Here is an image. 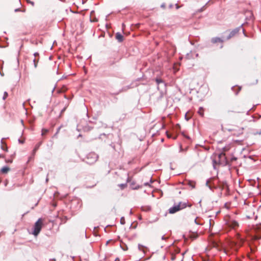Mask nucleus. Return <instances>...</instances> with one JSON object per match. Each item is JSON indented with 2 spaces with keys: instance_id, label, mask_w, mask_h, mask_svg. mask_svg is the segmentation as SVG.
Returning <instances> with one entry per match:
<instances>
[{
  "instance_id": "obj_1",
  "label": "nucleus",
  "mask_w": 261,
  "mask_h": 261,
  "mask_svg": "<svg viewBox=\"0 0 261 261\" xmlns=\"http://www.w3.org/2000/svg\"><path fill=\"white\" fill-rule=\"evenodd\" d=\"M224 130L231 133L234 136L239 137L243 134L244 128L237 125H227L224 128Z\"/></svg>"
},
{
  "instance_id": "obj_2",
  "label": "nucleus",
  "mask_w": 261,
  "mask_h": 261,
  "mask_svg": "<svg viewBox=\"0 0 261 261\" xmlns=\"http://www.w3.org/2000/svg\"><path fill=\"white\" fill-rule=\"evenodd\" d=\"M44 222V219L39 218L35 223L33 229L32 234L35 236H37L40 233Z\"/></svg>"
},
{
  "instance_id": "obj_3",
  "label": "nucleus",
  "mask_w": 261,
  "mask_h": 261,
  "mask_svg": "<svg viewBox=\"0 0 261 261\" xmlns=\"http://www.w3.org/2000/svg\"><path fill=\"white\" fill-rule=\"evenodd\" d=\"M218 159L216 158L213 160L215 164L223 165H225L227 164V160L225 155V153L221 152L217 156Z\"/></svg>"
},
{
  "instance_id": "obj_4",
  "label": "nucleus",
  "mask_w": 261,
  "mask_h": 261,
  "mask_svg": "<svg viewBox=\"0 0 261 261\" xmlns=\"http://www.w3.org/2000/svg\"><path fill=\"white\" fill-rule=\"evenodd\" d=\"M187 207L186 203L179 202L177 205H174V206L171 207L169 210V212L170 214H174L183 208H185Z\"/></svg>"
},
{
  "instance_id": "obj_5",
  "label": "nucleus",
  "mask_w": 261,
  "mask_h": 261,
  "mask_svg": "<svg viewBox=\"0 0 261 261\" xmlns=\"http://www.w3.org/2000/svg\"><path fill=\"white\" fill-rule=\"evenodd\" d=\"M226 225L231 229H236L239 227V224L237 221L228 218L226 220Z\"/></svg>"
},
{
  "instance_id": "obj_6",
  "label": "nucleus",
  "mask_w": 261,
  "mask_h": 261,
  "mask_svg": "<svg viewBox=\"0 0 261 261\" xmlns=\"http://www.w3.org/2000/svg\"><path fill=\"white\" fill-rule=\"evenodd\" d=\"M155 82L158 85V89L159 90L162 91L165 89V84L162 79L157 78L155 79Z\"/></svg>"
},
{
  "instance_id": "obj_7",
  "label": "nucleus",
  "mask_w": 261,
  "mask_h": 261,
  "mask_svg": "<svg viewBox=\"0 0 261 261\" xmlns=\"http://www.w3.org/2000/svg\"><path fill=\"white\" fill-rule=\"evenodd\" d=\"M239 30H240L239 28H236V29H233V30H232L230 32V33H229V35L228 36V37H227L226 39L227 40L230 39L231 38L236 36L239 33Z\"/></svg>"
},
{
  "instance_id": "obj_8",
  "label": "nucleus",
  "mask_w": 261,
  "mask_h": 261,
  "mask_svg": "<svg viewBox=\"0 0 261 261\" xmlns=\"http://www.w3.org/2000/svg\"><path fill=\"white\" fill-rule=\"evenodd\" d=\"M223 42V40L219 37L213 38L211 39V42L213 43H222Z\"/></svg>"
},
{
  "instance_id": "obj_9",
  "label": "nucleus",
  "mask_w": 261,
  "mask_h": 261,
  "mask_svg": "<svg viewBox=\"0 0 261 261\" xmlns=\"http://www.w3.org/2000/svg\"><path fill=\"white\" fill-rule=\"evenodd\" d=\"M241 89L242 87L238 86H235L232 87V90L236 95L239 94Z\"/></svg>"
},
{
  "instance_id": "obj_10",
  "label": "nucleus",
  "mask_w": 261,
  "mask_h": 261,
  "mask_svg": "<svg viewBox=\"0 0 261 261\" xmlns=\"http://www.w3.org/2000/svg\"><path fill=\"white\" fill-rule=\"evenodd\" d=\"M237 113H239V112H237L234 110H228L226 112V115L228 117H232L234 115V114H236Z\"/></svg>"
},
{
  "instance_id": "obj_11",
  "label": "nucleus",
  "mask_w": 261,
  "mask_h": 261,
  "mask_svg": "<svg viewBox=\"0 0 261 261\" xmlns=\"http://www.w3.org/2000/svg\"><path fill=\"white\" fill-rule=\"evenodd\" d=\"M91 158L93 159V160L92 161L91 163H93V162H95L97 161V156L94 154V153H90L88 155V159H89V158Z\"/></svg>"
},
{
  "instance_id": "obj_12",
  "label": "nucleus",
  "mask_w": 261,
  "mask_h": 261,
  "mask_svg": "<svg viewBox=\"0 0 261 261\" xmlns=\"http://www.w3.org/2000/svg\"><path fill=\"white\" fill-rule=\"evenodd\" d=\"M116 38L120 42L123 40V36L119 33L116 34Z\"/></svg>"
},
{
  "instance_id": "obj_13",
  "label": "nucleus",
  "mask_w": 261,
  "mask_h": 261,
  "mask_svg": "<svg viewBox=\"0 0 261 261\" xmlns=\"http://www.w3.org/2000/svg\"><path fill=\"white\" fill-rule=\"evenodd\" d=\"M10 168L8 167L5 166L2 168L1 171L3 174H6L10 171Z\"/></svg>"
},
{
  "instance_id": "obj_14",
  "label": "nucleus",
  "mask_w": 261,
  "mask_h": 261,
  "mask_svg": "<svg viewBox=\"0 0 261 261\" xmlns=\"http://www.w3.org/2000/svg\"><path fill=\"white\" fill-rule=\"evenodd\" d=\"M198 235L197 233H191L189 234V237L192 240L196 239L198 237Z\"/></svg>"
},
{
  "instance_id": "obj_15",
  "label": "nucleus",
  "mask_w": 261,
  "mask_h": 261,
  "mask_svg": "<svg viewBox=\"0 0 261 261\" xmlns=\"http://www.w3.org/2000/svg\"><path fill=\"white\" fill-rule=\"evenodd\" d=\"M204 110L202 107H200L198 111V113L202 117L204 116Z\"/></svg>"
},
{
  "instance_id": "obj_16",
  "label": "nucleus",
  "mask_w": 261,
  "mask_h": 261,
  "mask_svg": "<svg viewBox=\"0 0 261 261\" xmlns=\"http://www.w3.org/2000/svg\"><path fill=\"white\" fill-rule=\"evenodd\" d=\"M42 144V142H39L35 146V148L33 150V152L34 153H35L36 151L38 149V148H39V147L40 146V145H41Z\"/></svg>"
},
{
  "instance_id": "obj_17",
  "label": "nucleus",
  "mask_w": 261,
  "mask_h": 261,
  "mask_svg": "<svg viewBox=\"0 0 261 261\" xmlns=\"http://www.w3.org/2000/svg\"><path fill=\"white\" fill-rule=\"evenodd\" d=\"M230 146L229 145L226 146L222 149V152H225L228 151L230 149Z\"/></svg>"
},
{
  "instance_id": "obj_18",
  "label": "nucleus",
  "mask_w": 261,
  "mask_h": 261,
  "mask_svg": "<svg viewBox=\"0 0 261 261\" xmlns=\"http://www.w3.org/2000/svg\"><path fill=\"white\" fill-rule=\"evenodd\" d=\"M92 14H93V12H91V16H90V20H91V21L92 22H97L98 21V19H97L95 17H93L92 18Z\"/></svg>"
},
{
  "instance_id": "obj_19",
  "label": "nucleus",
  "mask_w": 261,
  "mask_h": 261,
  "mask_svg": "<svg viewBox=\"0 0 261 261\" xmlns=\"http://www.w3.org/2000/svg\"><path fill=\"white\" fill-rule=\"evenodd\" d=\"M39 61V57L38 58H35L33 60L34 63V66L35 67H36L37 66V64Z\"/></svg>"
},
{
  "instance_id": "obj_20",
  "label": "nucleus",
  "mask_w": 261,
  "mask_h": 261,
  "mask_svg": "<svg viewBox=\"0 0 261 261\" xmlns=\"http://www.w3.org/2000/svg\"><path fill=\"white\" fill-rule=\"evenodd\" d=\"M48 132V130L47 129H45V128H43L42 129V136H44L45 135H46Z\"/></svg>"
},
{
  "instance_id": "obj_21",
  "label": "nucleus",
  "mask_w": 261,
  "mask_h": 261,
  "mask_svg": "<svg viewBox=\"0 0 261 261\" xmlns=\"http://www.w3.org/2000/svg\"><path fill=\"white\" fill-rule=\"evenodd\" d=\"M2 149L5 151L8 150V148L5 144H3L2 145Z\"/></svg>"
},
{
  "instance_id": "obj_22",
  "label": "nucleus",
  "mask_w": 261,
  "mask_h": 261,
  "mask_svg": "<svg viewBox=\"0 0 261 261\" xmlns=\"http://www.w3.org/2000/svg\"><path fill=\"white\" fill-rule=\"evenodd\" d=\"M189 185L192 187V188H195V183L193 181H189Z\"/></svg>"
},
{
  "instance_id": "obj_23",
  "label": "nucleus",
  "mask_w": 261,
  "mask_h": 261,
  "mask_svg": "<svg viewBox=\"0 0 261 261\" xmlns=\"http://www.w3.org/2000/svg\"><path fill=\"white\" fill-rule=\"evenodd\" d=\"M260 239H261V235H255L253 237V239L255 240H258Z\"/></svg>"
},
{
  "instance_id": "obj_24",
  "label": "nucleus",
  "mask_w": 261,
  "mask_h": 261,
  "mask_svg": "<svg viewBox=\"0 0 261 261\" xmlns=\"http://www.w3.org/2000/svg\"><path fill=\"white\" fill-rule=\"evenodd\" d=\"M8 96V93L7 92H5L4 94V96H3V99L4 100H5L7 98Z\"/></svg>"
},
{
  "instance_id": "obj_25",
  "label": "nucleus",
  "mask_w": 261,
  "mask_h": 261,
  "mask_svg": "<svg viewBox=\"0 0 261 261\" xmlns=\"http://www.w3.org/2000/svg\"><path fill=\"white\" fill-rule=\"evenodd\" d=\"M120 222L121 224H124L125 223V220L123 217H122L120 220Z\"/></svg>"
},
{
  "instance_id": "obj_26",
  "label": "nucleus",
  "mask_w": 261,
  "mask_h": 261,
  "mask_svg": "<svg viewBox=\"0 0 261 261\" xmlns=\"http://www.w3.org/2000/svg\"><path fill=\"white\" fill-rule=\"evenodd\" d=\"M171 259L172 260H174L175 259V255L173 254H172L171 255Z\"/></svg>"
},
{
  "instance_id": "obj_27",
  "label": "nucleus",
  "mask_w": 261,
  "mask_h": 261,
  "mask_svg": "<svg viewBox=\"0 0 261 261\" xmlns=\"http://www.w3.org/2000/svg\"><path fill=\"white\" fill-rule=\"evenodd\" d=\"M66 90V88H64L62 90H59L58 91V92L59 93L63 92H65Z\"/></svg>"
},
{
  "instance_id": "obj_28",
  "label": "nucleus",
  "mask_w": 261,
  "mask_h": 261,
  "mask_svg": "<svg viewBox=\"0 0 261 261\" xmlns=\"http://www.w3.org/2000/svg\"><path fill=\"white\" fill-rule=\"evenodd\" d=\"M34 56H35V58H36V57H38V56H39V54H38V53H35V54H34Z\"/></svg>"
},
{
  "instance_id": "obj_29",
  "label": "nucleus",
  "mask_w": 261,
  "mask_h": 261,
  "mask_svg": "<svg viewBox=\"0 0 261 261\" xmlns=\"http://www.w3.org/2000/svg\"><path fill=\"white\" fill-rule=\"evenodd\" d=\"M167 135L168 138H172V135L171 134H168V133L167 134Z\"/></svg>"
},
{
  "instance_id": "obj_30",
  "label": "nucleus",
  "mask_w": 261,
  "mask_h": 261,
  "mask_svg": "<svg viewBox=\"0 0 261 261\" xmlns=\"http://www.w3.org/2000/svg\"><path fill=\"white\" fill-rule=\"evenodd\" d=\"M19 142H20V143H22V144L24 143V141H23V140H19Z\"/></svg>"
},
{
  "instance_id": "obj_31",
  "label": "nucleus",
  "mask_w": 261,
  "mask_h": 261,
  "mask_svg": "<svg viewBox=\"0 0 261 261\" xmlns=\"http://www.w3.org/2000/svg\"><path fill=\"white\" fill-rule=\"evenodd\" d=\"M138 247H139V249L140 250H141V247H142V246H141V245H139Z\"/></svg>"
},
{
  "instance_id": "obj_32",
  "label": "nucleus",
  "mask_w": 261,
  "mask_h": 261,
  "mask_svg": "<svg viewBox=\"0 0 261 261\" xmlns=\"http://www.w3.org/2000/svg\"><path fill=\"white\" fill-rule=\"evenodd\" d=\"M6 162H9V163H12V160H8V161H7Z\"/></svg>"
},
{
  "instance_id": "obj_33",
  "label": "nucleus",
  "mask_w": 261,
  "mask_h": 261,
  "mask_svg": "<svg viewBox=\"0 0 261 261\" xmlns=\"http://www.w3.org/2000/svg\"><path fill=\"white\" fill-rule=\"evenodd\" d=\"M176 137H177V136H174V137H172V138H173V139H174V140H175V139H176Z\"/></svg>"
},
{
  "instance_id": "obj_34",
  "label": "nucleus",
  "mask_w": 261,
  "mask_h": 261,
  "mask_svg": "<svg viewBox=\"0 0 261 261\" xmlns=\"http://www.w3.org/2000/svg\"><path fill=\"white\" fill-rule=\"evenodd\" d=\"M237 159L236 158H232L231 160L233 161V160H236Z\"/></svg>"
},
{
  "instance_id": "obj_35",
  "label": "nucleus",
  "mask_w": 261,
  "mask_h": 261,
  "mask_svg": "<svg viewBox=\"0 0 261 261\" xmlns=\"http://www.w3.org/2000/svg\"><path fill=\"white\" fill-rule=\"evenodd\" d=\"M115 261H119V259L118 258H116Z\"/></svg>"
},
{
  "instance_id": "obj_36",
  "label": "nucleus",
  "mask_w": 261,
  "mask_h": 261,
  "mask_svg": "<svg viewBox=\"0 0 261 261\" xmlns=\"http://www.w3.org/2000/svg\"><path fill=\"white\" fill-rule=\"evenodd\" d=\"M59 130V129H58V130L57 132V133L55 135V136H56V135L57 134V133H58Z\"/></svg>"
},
{
  "instance_id": "obj_37",
  "label": "nucleus",
  "mask_w": 261,
  "mask_h": 261,
  "mask_svg": "<svg viewBox=\"0 0 261 261\" xmlns=\"http://www.w3.org/2000/svg\"><path fill=\"white\" fill-rule=\"evenodd\" d=\"M18 10H19V9H15V11H18Z\"/></svg>"
},
{
  "instance_id": "obj_38",
  "label": "nucleus",
  "mask_w": 261,
  "mask_h": 261,
  "mask_svg": "<svg viewBox=\"0 0 261 261\" xmlns=\"http://www.w3.org/2000/svg\"><path fill=\"white\" fill-rule=\"evenodd\" d=\"M109 241H107V244H106L107 245L108 244H109Z\"/></svg>"
},
{
  "instance_id": "obj_39",
  "label": "nucleus",
  "mask_w": 261,
  "mask_h": 261,
  "mask_svg": "<svg viewBox=\"0 0 261 261\" xmlns=\"http://www.w3.org/2000/svg\"><path fill=\"white\" fill-rule=\"evenodd\" d=\"M225 186L226 187V188L227 189H228V187H227V185H225Z\"/></svg>"
}]
</instances>
